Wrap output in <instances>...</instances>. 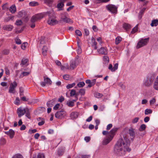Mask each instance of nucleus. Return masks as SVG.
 <instances>
[{
  "label": "nucleus",
  "mask_w": 158,
  "mask_h": 158,
  "mask_svg": "<svg viewBox=\"0 0 158 158\" xmlns=\"http://www.w3.org/2000/svg\"><path fill=\"white\" fill-rule=\"evenodd\" d=\"M48 15L49 19L48 21V23L50 25H54L58 23V21L56 19V16L53 11L52 10L43 13L36 14L31 18L29 25L32 28H34L35 26V22L38 20H40L45 15Z\"/></svg>",
  "instance_id": "obj_1"
},
{
  "label": "nucleus",
  "mask_w": 158,
  "mask_h": 158,
  "mask_svg": "<svg viewBox=\"0 0 158 158\" xmlns=\"http://www.w3.org/2000/svg\"><path fill=\"white\" fill-rule=\"evenodd\" d=\"M124 132L123 131V139H119L114 147V152L118 156H123L125 154L126 151L129 152L131 151L129 147V144L127 143L129 140L126 135H123Z\"/></svg>",
  "instance_id": "obj_2"
},
{
  "label": "nucleus",
  "mask_w": 158,
  "mask_h": 158,
  "mask_svg": "<svg viewBox=\"0 0 158 158\" xmlns=\"http://www.w3.org/2000/svg\"><path fill=\"white\" fill-rule=\"evenodd\" d=\"M68 14L66 12L61 13L60 15V19L59 22H64L65 23H72L73 21L70 18H68Z\"/></svg>",
  "instance_id": "obj_3"
},
{
  "label": "nucleus",
  "mask_w": 158,
  "mask_h": 158,
  "mask_svg": "<svg viewBox=\"0 0 158 158\" xmlns=\"http://www.w3.org/2000/svg\"><path fill=\"white\" fill-rule=\"evenodd\" d=\"M155 76L156 75L155 74H148L144 83V85L147 87L150 86L152 84Z\"/></svg>",
  "instance_id": "obj_4"
},
{
  "label": "nucleus",
  "mask_w": 158,
  "mask_h": 158,
  "mask_svg": "<svg viewBox=\"0 0 158 158\" xmlns=\"http://www.w3.org/2000/svg\"><path fill=\"white\" fill-rule=\"evenodd\" d=\"M118 8L117 6L112 4H109L106 6V8L108 10L115 14L117 13Z\"/></svg>",
  "instance_id": "obj_5"
},
{
  "label": "nucleus",
  "mask_w": 158,
  "mask_h": 158,
  "mask_svg": "<svg viewBox=\"0 0 158 158\" xmlns=\"http://www.w3.org/2000/svg\"><path fill=\"white\" fill-rule=\"evenodd\" d=\"M149 38L141 39L138 43L136 46V48H139L141 47L146 45L148 43L149 40Z\"/></svg>",
  "instance_id": "obj_6"
},
{
  "label": "nucleus",
  "mask_w": 158,
  "mask_h": 158,
  "mask_svg": "<svg viewBox=\"0 0 158 158\" xmlns=\"http://www.w3.org/2000/svg\"><path fill=\"white\" fill-rule=\"evenodd\" d=\"M66 115V112L64 110L58 111L55 114V117L57 118L61 119Z\"/></svg>",
  "instance_id": "obj_7"
},
{
  "label": "nucleus",
  "mask_w": 158,
  "mask_h": 158,
  "mask_svg": "<svg viewBox=\"0 0 158 158\" xmlns=\"http://www.w3.org/2000/svg\"><path fill=\"white\" fill-rule=\"evenodd\" d=\"M17 85V84L16 81L11 83L9 88V92L10 93L14 94L15 92V88Z\"/></svg>",
  "instance_id": "obj_8"
},
{
  "label": "nucleus",
  "mask_w": 158,
  "mask_h": 158,
  "mask_svg": "<svg viewBox=\"0 0 158 158\" xmlns=\"http://www.w3.org/2000/svg\"><path fill=\"white\" fill-rule=\"evenodd\" d=\"M26 110L25 109L23 108L22 107L19 108L17 110V113L18 114V117L20 118L21 116L23 115L26 112Z\"/></svg>",
  "instance_id": "obj_9"
},
{
  "label": "nucleus",
  "mask_w": 158,
  "mask_h": 158,
  "mask_svg": "<svg viewBox=\"0 0 158 158\" xmlns=\"http://www.w3.org/2000/svg\"><path fill=\"white\" fill-rule=\"evenodd\" d=\"M113 135L109 136L106 135L105 138L104 139L103 141V144L104 145H106L108 144L112 139Z\"/></svg>",
  "instance_id": "obj_10"
},
{
  "label": "nucleus",
  "mask_w": 158,
  "mask_h": 158,
  "mask_svg": "<svg viewBox=\"0 0 158 158\" xmlns=\"http://www.w3.org/2000/svg\"><path fill=\"white\" fill-rule=\"evenodd\" d=\"M98 52L100 54L103 55H106L107 53V51L106 47H101L100 49L98 50Z\"/></svg>",
  "instance_id": "obj_11"
},
{
  "label": "nucleus",
  "mask_w": 158,
  "mask_h": 158,
  "mask_svg": "<svg viewBox=\"0 0 158 158\" xmlns=\"http://www.w3.org/2000/svg\"><path fill=\"white\" fill-rule=\"evenodd\" d=\"M118 63H116L114 64V66L112 68V66L111 64H110L108 67L109 69L112 72L115 71L118 68Z\"/></svg>",
  "instance_id": "obj_12"
},
{
  "label": "nucleus",
  "mask_w": 158,
  "mask_h": 158,
  "mask_svg": "<svg viewBox=\"0 0 158 158\" xmlns=\"http://www.w3.org/2000/svg\"><path fill=\"white\" fill-rule=\"evenodd\" d=\"M6 134L9 135L10 138H13L15 135V132L12 129H10L9 131H5Z\"/></svg>",
  "instance_id": "obj_13"
},
{
  "label": "nucleus",
  "mask_w": 158,
  "mask_h": 158,
  "mask_svg": "<svg viewBox=\"0 0 158 158\" xmlns=\"http://www.w3.org/2000/svg\"><path fill=\"white\" fill-rule=\"evenodd\" d=\"M135 130L133 128L131 127L128 130V133L133 138L135 136Z\"/></svg>",
  "instance_id": "obj_14"
},
{
  "label": "nucleus",
  "mask_w": 158,
  "mask_h": 158,
  "mask_svg": "<svg viewBox=\"0 0 158 158\" xmlns=\"http://www.w3.org/2000/svg\"><path fill=\"white\" fill-rule=\"evenodd\" d=\"M79 115V113L77 112H72L70 115V117L72 119H74L77 118Z\"/></svg>",
  "instance_id": "obj_15"
},
{
  "label": "nucleus",
  "mask_w": 158,
  "mask_h": 158,
  "mask_svg": "<svg viewBox=\"0 0 158 158\" xmlns=\"http://www.w3.org/2000/svg\"><path fill=\"white\" fill-rule=\"evenodd\" d=\"M56 103V100L55 99H53L50 101L48 102L47 103V105L48 107H51L54 105Z\"/></svg>",
  "instance_id": "obj_16"
},
{
  "label": "nucleus",
  "mask_w": 158,
  "mask_h": 158,
  "mask_svg": "<svg viewBox=\"0 0 158 158\" xmlns=\"http://www.w3.org/2000/svg\"><path fill=\"white\" fill-rule=\"evenodd\" d=\"M13 26L11 25H6L3 27V29L4 30L8 31H11L13 28Z\"/></svg>",
  "instance_id": "obj_17"
},
{
  "label": "nucleus",
  "mask_w": 158,
  "mask_h": 158,
  "mask_svg": "<svg viewBox=\"0 0 158 158\" xmlns=\"http://www.w3.org/2000/svg\"><path fill=\"white\" fill-rule=\"evenodd\" d=\"M118 130V128H113L109 132V135H108L109 136L113 135V138L115 132L117 131Z\"/></svg>",
  "instance_id": "obj_18"
},
{
  "label": "nucleus",
  "mask_w": 158,
  "mask_h": 158,
  "mask_svg": "<svg viewBox=\"0 0 158 158\" xmlns=\"http://www.w3.org/2000/svg\"><path fill=\"white\" fill-rule=\"evenodd\" d=\"M9 10L12 14L15 13L16 11V9L15 6V5H12L10 8Z\"/></svg>",
  "instance_id": "obj_19"
},
{
  "label": "nucleus",
  "mask_w": 158,
  "mask_h": 158,
  "mask_svg": "<svg viewBox=\"0 0 158 158\" xmlns=\"http://www.w3.org/2000/svg\"><path fill=\"white\" fill-rule=\"evenodd\" d=\"M64 149L63 148H60L57 151V154L59 156H61L62 155L64 152Z\"/></svg>",
  "instance_id": "obj_20"
},
{
  "label": "nucleus",
  "mask_w": 158,
  "mask_h": 158,
  "mask_svg": "<svg viewBox=\"0 0 158 158\" xmlns=\"http://www.w3.org/2000/svg\"><path fill=\"white\" fill-rule=\"evenodd\" d=\"M158 25V20L155 19L152 21L151 25L152 27L156 26Z\"/></svg>",
  "instance_id": "obj_21"
},
{
  "label": "nucleus",
  "mask_w": 158,
  "mask_h": 158,
  "mask_svg": "<svg viewBox=\"0 0 158 158\" xmlns=\"http://www.w3.org/2000/svg\"><path fill=\"white\" fill-rule=\"evenodd\" d=\"M122 40V38L119 36H117L115 39V44L117 45Z\"/></svg>",
  "instance_id": "obj_22"
},
{
  "label": "nucleus",
  "mask_w": 158,
  "mask_h": 158,
  "mask_svg": "<svg viewBox=\"0 0 158 158\" xmlns=\"http://www.w3.org/2000/svg\"><path fill=\"white\" fill-rule=\"evenodd\" d=\"M48 48L46 46H44L42 48V54L44 56L47 55Z\"/></svg>",
  "instance_id": "obj_23"
},
{
  "label": "nucleus",
  "mask_w": 158,
  "mask_h": 158,
  "mask_svg": "<svg viewBox=\"0 0 158 158\" xmlns=\"http://www.w3.org/2000/svg\"><path fill=\"white\" fill-rule=\"evenodd\" d=\"M41 119V121L39 122L38 123V125L39 126H42L43 125L44 123H45L44 119L43 118H39L37 119V120L38 121H40V120Z\"/></svg>",
  "instance_id": "obj_24"
},
{
  "label": "nucleus",
  "mask_w": 158,
  "mask_h": 158,
  "mask_svg": "<svg viewBox=\"0 0 158 158\" xmlns=\"http://www.w3.org/2000/svg\"><path fill=\"white\" fill-rule=\"evenodd\" d=\"M153 88L156 90H158V81L156 80L153 83Z\"/></svg>",
  "instance_id": "obj_25"
},
{
  "label": "nucleus",
  "mask_w": 158,
  "mask_h": 158,
  "mask_svg": "<svg viewBox=\"0 0 158 158\" xmlns=\"http://www.w3.org/2000/svg\"><path fill=\"white\" fill-rule=\"evenodd\" d=\"M91 40L92 42L93 43V44L92 45V46L95 49H96L97 48V47L96 46L97 44V42L95 41V39L94 38H92Z\"/></svg>",
  "instance_id": "obj_26"
},
{
  "label": "nucleus",
  "mask_w": 158,
  "mask_h": 158,
  "mask_svg": "<svg viewBox=\"0 0 158 158\" xmlns=\"http://www.w3.org/2000/svg\"><path fill=\"white\" fill-rule=\"evenodd\" d=\"M123 27L126 30L129 29L131 27L130 24L128 23H124L123 24Z\"/></svg>",
  "instance_id": "obj_27"
},
{
  "label": "nucleus",
  "mask_w": 158,
  "mask_h": 158,
  "mask_svg": "<svg viewBox=\"0 0 158 158\" xmlns=\"http://www.w3.org/2000/svg\"><path fill=\"white\" fill-rule=\"evenodd\" d=\"M32 158H45V156L44 154L39 153L38 154L37 157L35 156Z\"/></svg>",
  "instance_id": "obj_28"
},
{
  "label": "nucleus",
  "mask_w": 158,
  "mask_h": 158,
  "mask_svg": "<svg viewBox=\"0 0 158 158\" xmlns=\"http://www.w3.org/2000/svg\"><path fill=\"white\" fill-rule=\"evenodd\" d=\"M44 81L45 82L46 84H48L49 85L51 84L52 81L48 77L44 78Z\"/></svg>",
  "instance_id": "obj_29"
},
{
  "label": "nucleus",
  "mask_w": 158,
  "mask_h": 158,
  "mask_svg": "<svg viewBox=\"0 0 158 158\" xmlns=\"http://www.w3.org/2000/svg\"><path fill=\"white\" fill-rule=\"evenodd\" d=\"M152 112V110L150 109H146L144 111V114L146 115L148 114H151Z\"/></svg>",
  "instance_id": "obj_30"
},
{
  "label": "nucleus",
  "mask_w": 158,
  "mask_h": 158,
  "mask_svg": "<svg viewBox=\"0 0 158 158\" xmlns=\"http://www.w3.org/2000/svg\"><path fill=\"white\" fill-rule=\"evenodd\" d=\"M145 128L146 125L144 124H143L140 126L139 129V130L140 131H143L145 130Z\"/></svg>",
  "instance_id": "obj_31"
},
{
  "label": "nucleus",
  "mask_w": 158,
  "mask_h": 158,
  "mask_svg": "<svg viewBox=\"0 0 158 158\" xmlns=\"http://www.w3.org/2000/svg\"><path fill=\"white\" fill-rule=\"evenodd\" d=\"M28 61V59L25 58H23L22 61L20 64L24 65Z\"/></svg>",
  "instance_id": "obj_32"
},
{
  "label": "nucleus",
  "mask_w": 158,
  "mask_h": 158,
  "mask_svg": "<svg viewBox=\"0 0 158 158\" xmlns=\"http://www.w3.org/2000/svg\"><path fill=\"white\" fill-rule=\"evenodd\" d=\"M26 116L28 118H30V113L29 111V110L28 108H26Z\"/></svg>",
  "instance_id": "obj_33"
},
{
  "label": "nucleus",
  "mask_w": 158,
  "mask_h": 158,
  "mask_svg": "<svg viewBox=\"0 0 158 158\" xmlns=\"http://www.w3.org/2000/svg\"><path fill=\"white\" fill-rule=\"evenodd\" d=\"M85 85V83L84 82H80L78 83L77 86L78 87L81 88L84 86Z\"/></svg>",
  "instance_id": "obj_34"
},
{
  "label": "nucleus",
  "mask_w": 158,
  "mask_h": 158,
  "mask_svg": "<svg viewBox=\"0 0 158 158\" xmlns=\"http://www.w3.org/2000/svg\"><path fill=\"white\" fill-rule=\"evenodd\" d=\"M75 67V64L73 62H71L70 63V67H69V69L73 70V69H74Z\"/></svg>",
  "instance_id": "obj_35"
},
{
  "label": "nucleus",
  "mask_w": 158,
  "mask_h": 158,
  "mask_svg": "<svg viewBox=\"0 0 158 158\" xmlns=\"http://www.w3.org/2000/svg\"><path fill=\"white\" fill-rule=\"evenodd\" d=\"M30 6H35L38 5V3L35 2H31L29 3Z\"/></svg>",
  "instance_id": "obj_36"
},
{
  "label": "nucleus",
  "mask_w": 158,
  "mask_h": 158,
  "mask_svg": "<svg viewBox=\"0 0 158 158\" xmlns=\"http://www.w3.org/2000/svg\"><path fill=\"white\" fill-rule=\"evenodd\" d=\"M12 158H23V156L20 154L15 155Z\"/></svg>",
  "instance_id": "obj_37"
},
{
  "label": "nucleus",
  "mask_w": 158,
  "mask_h": 158,
  "mask_svg": "<svg viewBox=\"0 0 158 158\" xmlns=\"http://www.w3.org/2000/svg\"><path fill=\"white\" fill-rule=\"evenodd\" d=\"M23 22L20 20H17L16 21L15 24L17 26H20L22 25Z\"/></svg>",
  "instance_id": "obj_38"
},
{
  "label": "nucleus",
  "mask_w": 158,
  "mask_h": 158,
  "mask_svg": "<svg viewBox=\"0 0 158 158\" xmlns=\"http://www.w3.org/2000/svg\"><path fill=\"white\" fill-rule=\"evenodd\" d=\"M60 2L59 3L57 6V8L59 9L63 7L64 6V3L63 2Z\"/></svg>",
  "instance_id": "obj_39"
},
{
  "label": "nucleus",
  "mask_w": 158,
  "mask_h": 158,
  "mask_svg": "<svg viewBox=\"0 0 158 158\" xmlns=\"http://www.w3.org/2000/svg\"><path fill=\"white\" fill-rule=\"evenodd\" d=\"M79 92L81 95H84L85 94V90L84 89H81L80 90Z\"/></svg>",
  "instance_id": "obj_40"
},
{
  "label": "nucleus",
  "mask_w": 158,
  "mask_h": 158,
  "mask_svg": "<svg viewBox=\"0 0 158 158\" xmlns=\"http://www.w3.org/2000/svg\"><path fill=\"white\" fill-rule=\"evenodd\" d=\"M6 140L3 138H1L0 139V143L1 145H4L6 143Z\"/></svg>",
  "instance_id": "obj_41"
},
{
  "label": "nucleus",
  "mask_w": 158,
  "mask_h": 158,
  "mask_svg": "<svg viewBox=\"0 0 158 158\" xmlns=\"http://www.w3.org/2000/svg\"><path fill=\"white\" fill-rule=\"evenodd\" d=\"M95 97L97 98H101L102 96V94L98 93H96L95 94Z\"/></svg>",
  "instance_id": "obj_42"
},
{
  "label": "nucleus",
  "mask_w": 158,
  "mask_h": 158,
  "mask_svg": "<svg viewBox=\"0 0 158 158\" xmlns=\"http://www.w3.org/2000/svg\"><path fill=\"white\" fill-rule=\"evenodd\" d=\"M75 85V83H73L72 84H69L66 86V88L68 89H70L73 87Z\"/></svg>",
  "instance_id": "obj_43"
},
{
  "label": "nucleus",
  "mask_w": 158,
  "mask_h": 158,
  "mask_svg": "<svg viewBox=\"0 0 158 158\" xmlns=\"http://www.w3.org/2000/svg\"><path fill=\"white\" fill-rule=\"evenodd\" d=\"M10 53V51L8 49H4L2 51V53L4 55H8Z\"/></svg>",
  "instance_id": "obj_44"
},
{
  "label": "nucleus",
  "mask_w": 158,
  "mask_h": 158,
  "mask_svg": "<svg viewBox=\"0 0 158 158\" xmlns=\"http://www.w3.org/2000/svg\"><path fill=\"white\" fill-rule=\"evenodd\" d=\"M138 25H137L134 27L131 31V32L132 33H134L135 32H136L138 30Z\"/></svg>",
  "instance_id": "obj_45"
},
{
  "label": "nucleus",
  "mask_w": 158,
  "mask_h": 158,
  "mask_svg": "<svg viewBox=\"0 0 158 158\" xmlns=\"http://www.w3.org/2000/svg\"><path fill=\"white\" fill-rule=\"evenodd\" d=\"M103 60L106 63H108L109 61V59L108 57L106 56H104Z\"/></svg>",
  "instance_id": "obj_46"
},
{
  "label": "nucleus",
  "mask_w": 158,
  "mask_h": 158,
  "mask_svg": "<svg viewBox=\"0 0 158 158\" xmlns=\"http://www.w3.org/2000/svg\"><path fill=\"white\" fill-rule=\"evenodd\" d=\"M110 0H97L96 1V3H100L101 2H106L109 1Z\"/></svg>",
  "instance_id": "obj_47"
},
{
  "label": "nucleus",
  "mask_w": 158,
  "mask_h": 158,
  "mask_svg": "<svg viewBox=\"0 0 158 158\" xmlns=\"http://www.w3.org/2000/svg\"><path fill=\"white\" fill-rule=\"evenodd\" d=\"M75 33L76 35L78 36H81L82 35V33L81 31L79 30H76Z\"/></svg>",
  "instance_id": "obj_48"
},
{
  "label": "nucleus",
  "mask_w": 158,
  "mask_h": 158,
  "mask_svg": "<svg viewBox=\"0 0 158 158\" xmlns=\"http://www.w3.org/2000/svg\"><path fill=\"white\" fill-rule=\"evenodd\" d=\"M13 19V17H8L6 18L5 19L4 21L5 22H8L9 21L10 19Z\"/></svg>",
  "instance_id": "obj_49"
},
{
  "label": "nucleus",
  "mask_w": 158,
  "mask_h": 158,
  "mask_svg": "<svg viewBox=\"0 0 158 158\" xmlns=\"http://www.w3.org/2000/svg\"><path fill=\"white\" fill-rule=\"evenodd\" d=\"M76 94V91L74 89H72L71 90L70 93V95L71 97H73Z\"/></svg>",
  "instance_id": "obj_50"
},
{
  "label": "nucleus",
  "mask_w": 158,
  "mask_h": 158,
  "mask_svg": "<svg viewBox=\"0 0 158 158\" xmlns=\"http://www.w3.org/2000/svg\"><path fill=\"white\" fill-rule=\"evenodd\" d=\"M63 78L66 80H69L70 78V76L68 74H65L63 76Z\"/></svg>",
  "instance_id": "obj_51"
},
{
  "label": "nucleus",
  "mask_w": 158,
  "mask_h": 158,
  "mask_svg": "<svg viewBox=\"0 0 158 158\" xmlns=\"http://www.w3.org/2000/svg\"><path fill=\"white\" fill-rule=\"evenodd\" d=\"M53 2V0H45V2L49 6Z\"/></svg>",
  "instance_id": "obj_52"
},
{
  "label": "nucleus",
  "mask_w": 158,
  "mask_h": 158,
  "mask_svg": "<svg viewBox=\"0 0 158 158\" xmlns=\"http://www.w3.org/2000/svg\"><path fill=\"white\" fill-rule=\"evenodd\" d=\"M91 84L90 85H89V87H91L92 86L94 85L96 83V79H94L91 81Z\"/></svg>",
  "instance_id": "obj_53"
},
{
  "label": "nucleus",
  "mask_w": 158,
  "mask_h": 158,
  "mask_svg": "<svg viewBox=\"0 0 158 158\" xmlns=\"http://www.w3.org/2000/svg\"><path fill=\"white\" fill-rule=\"evenodd\" d=\"M67 104L68 106L72 107L74 106V104L73 103V102L70 101L69 102L67 103Z\"/></svg>",
  "instance_id": "obj_54"
},
{
  "label": "nucleus",
  "mask_w": 158,
  "mask_h": 158,
  "mask_svg": "<svg viewBox=\"0 0 158 158\" xmlns=\"http://www.w3.org/2000/svg\"><path fill=\"white\" fill-rule=\"evenodd\" d=\"M16 43L17 44H21V41L18 37H16L15 40Z\"/></svg>",
  "instance_id": "obj_55"
},
{
  "label": "nucleus",
  "mask_w": 158,
  "mask_h": 158,
  "mask_svg": "<svg viewBox=\"0 0 158 158\" xmlns=\"http://www.w3.org/2000/svg\"><path fill=\"white\" fill-rule=\"evenodd\" d=\"M27 44V42L23 43L21 45V48L22 49L24 50L26 48V47Z\"/></svg>",
  "instance_id": "obj_56"
},
{
  "label": "nucleus",
  "mask_w": 158,
  "mask_h": 158,
  "mask_svg": "<svg viewBox=\"0 0 158 158\" xmlns=\"http://www.w3.org/2000/svg\"><path fill=\"white\" fill-rule=\"evenodd\" d=\"M156 100L155 98H153L150 101V105L153 104L156 102Z\"/></svg>",
  "instance_id": "obj_57"
},
{
  "label": "nucleus",
  "mask_w": 158,
  "mask_h": 158,
  "mask_svg": "<svg viewBox=\"0 0 158 158\" xmlns=\"http://www.w3.org/2000/svg\"><path fill=\"white\" fill-rule=\"evenodd\" d=\"M20 102V100L19 98H16L15 100V104L16 105H18L19 104Z\"/></svg>",
  "instance_id": "obj_58"
},
{
  "label": "nucleus",
  "mask_w": 158,
  "mask_h": 158,
  "mask_svg": "<svg viewBox=\"0 0 158 158\" xmlns=\"http://www.w3.org/2000/svg\"><path fill=\"white\" fill-rule=\"evenodd\" d=\"M30 73V72H23L22 73V74L23 75V76H27Z\"/></svg>",
  "instance_id": "obj_59"
},
{
  "label": "nucleus",
  "mask_w": 158,
  "mask_h": 158,
  "mask_svg": "<svg viewBox=\"0 0 158 158\" xmlns=\"http://www.w3.org/2000/svg\"><path fill=\"white\" fill-rule=\"evenodd\" d=\"M139 118L138 117H136L132 121V123H136L139 120Z\"/></svg>",
  "instance_id": "obj_60"
},
{
  "label": "nucleus",
  "mask_w": 158,
  "mask_h": 158,
  "mask_svg": "<svg viewBox=\"0 0 158 158\" xmlns=\"http://www.w3.org/2000/svg\"><path fill=\"white\" fill-rule=\"evenodd\" d=\"M146 9V8H143L142 9L140 10V11L139 13V14L141 15H142V14H143V13H144V11H145Z\"/></svg>",
  "instance_id": "obj_61"
},
{
  "label": "nucleus",
  "mask_w": 158,
  "mask_h": 158,
  "mask_svg": "<svg viewBox=\"0 0 158 158\" xmlns=\"http://www.w3.org/2000/svg\"><path fill=\"white\" fill-rule=\"evenodd\" d=\"M85 35L86 36H88L89 34V32L88 30L86 29H84Z\"/></svg>",
  "instance_id": "obj_62"
},
{
  "label": "nucleus",
  "mask_w": 158,
  "mask_h": 158,
  "mask_svg": "<svg viewBox=\"0 0 158 158\" xmlns=\"http://www.w3.org/2000/svg\"><path fill=\"white\" fill-rule=\"evenodd\" d=\"M60 106L59 104H57L53 107V109L55 110H57L59 108Z\"/></svg>",
  "instance_id": "obj_63"
},
{
  "label": "nucleus",
  "mask_w": 158,
  "mask_h": 158,
  "mask_svg": "<svg viewBox=\"0 0 158 158\" xmlns=\"http://www.w3.org/2000/svg\"><path fill=\"white\" fill-rule=\"evenodd\" d=\"M112 127V125L111 124H109L107 125L106 127V129L107 130H109Z\"/></svg>",
  "instance_id": "obj_64"
}]
</instances>
